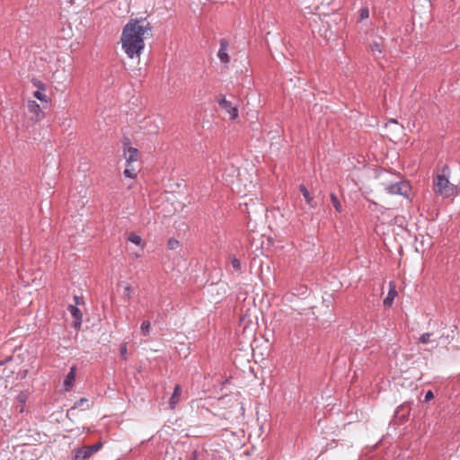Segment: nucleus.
Instances as JSON below:
<instances>
[{
  "label": "nucleus",
  "mask_w": 460,
  "mask_h": 460,
  "mask_svg": "<svg viewBox=\"0 0 460 460\" xmlns=\"http://www.w3.org/2000/svg\"><path fill=\"white\" fill-rule=\"evenodd\" d=\"M151 31L148 22L131 19L123 28L121 46L129 58H139L145 49L146 34Z\"/></svg>",
  "instance_id": "f257e3e1"
},
{
  "label": "nucleus",
  "mask_w": 460,
  "mask_h": 460,
  "mask_svg": "<svg viewBox=\"0 0 460 460\" xmlns=\"http://www.w3.org/2000/svg\"><path fill=\"white\" fill-rule=\"evenodd\" d=\"M434 398V394L431 390H429L428 392H426L425 394V396H424V402H429L430 400H432Z\"/></svg>",
  "instance_id": "cd10ccee"
},
{
  "label": "nucleus",
  "mask_w": 460,
  "mask_h": 460,
  "mask_svg": "<svg viewBox=\"0 0 460 460\" xmlns=\"http://www.w3.org/2000/svg\"><path fill=\"white\" fill-rule=\"evenodd\" d=\"M84 404H86V408L88 409L89 408L88 400L86 398H81L80 400H78L75 402V406L72 409L83 407Z\"/></svg>",
  "instance_id": "5701e85b"
},
{
  "label": "nucleus",
  "mask_w": 460,
  "mask_h": 460,
  "mask_svg": "<svg viewBox=\"0 0 460 460\" xmlns=\"http://www.w3.org/2000/svg\"><path fill=\"white\" fill-rule=\"evenodd\" d=\"M217 102L219 107L228 113L230 119H235L238 117L237 106L226 100L225 96H220Z\"/></svg>",
  "instance_id": "39448f33"
},
{
  "label": "nucleus",
  "mask_w": 460,
  "mask_h": 460,
  "mask_svg": "<svg viewBox=\"0 0 460 460\" xmlns=\"http://www.w3.org/2000/svg\"><path fill=\"white\" fill-rule=\"evenodd\" d=\"M141 333L143 336H148L151 330V323L149 321H144L140 326Z\"/></svg>",
  "instance_id": "6ab92c4d"
},
{
  "label": "nucleus",
  "mask_w": 460,
  "mask_h": 460,
  "mask_svg": "<svg viewBox=\"0 0 460 460\" xmlns=\"http://www.w3.org/2000/svg\"><path fill=\"white\" fill-rule=\"evenodd\" d=\"M419 342L421 344H433V348H437L438 346V338H434V334L432 332H424L419 338Z\"/></svg>",
  "instance_id": "9b49d317"
},
{
  "label": "nucleus",
  "mask_w": 460,
  "mask_h": 460,
  "mask_svg": "<svg viewBox=\"0 0 460 460\" xmlns=\"http://www.w3.org/2000/svg\"><path fill=\"white\" fill-rule=\"evenodd\" d=\"M179 247V242L176 239L171 238L168 240V248L175 250Z\"/></svg>",
  "instance_id": "b1692460"
},
{
  "label": "nucleus",
  "mask_w": 460,
  "mask_h": 460,
  "mask_svg": "<svg viewBox=\"0 0 460 460\" xmlns=\"http://www.w3.org/2000/svg\"><path fill=\"white\" fill-rule=\"evenodd\" d=\"M44 90H37L33 93V96L40 101V102H48L49 99L47 97V95L43 93Z\"/></svg>",
  "instance_id": "aec40b11"
},
{
  "label": "nucleus",
  "mask_w": 460,
  "mask_h": 460,
  "mask_svg": "<svg viewBox=\"0 0 460 460\" xmlns=\"http://www.w3.org/2000/svg\"><path fill=\"white\" fill-rule=\"evenodd\" d=\"M395 296H396V290L394 288V289H390L389 292H388L387 296L384 300V305H386V306H391V305L393 303V300H394Z\"/></svg>",
  "instance_id": "a211bd4d"
},
{
  "label": "nucleus",
  "mask_w": 460,
  "mask_h": 460,
  "mask_svg": "<svg viewBox=\"0 0 460 460\" xmlns=\"http://www.w3.org/2000/svg\"><path fill=\"white\" fill-rule=\"evenodd\" d=\"M330 198H331V202H332V206L334 207L335 210L337 212H341L342 208H341V201L338 199V197L334 193H331Z\"/></svg>",
  "instance_id": "dca6fc26"
},
{
  "label": "nucleus",
  "mask_w": 460,
  "mask_h": 460,
  "mask_svg": "<svg viewBox=\"0 0 460 460\" xmlns=\"http://www.w3.org/2000/svg\"><path fill=\"white\" fill-rule=\"evenodd\" d=\"M128 143H124V146H127ZM138 150L132 146H125L124 148V156L127 164H132L138 160Z\"/></svg>",
  "instance_id": "0eeeda50"
},
{
  "label": "nucleus",
  "mask_w": 460,
  "mask_h": 460,
  "mask_svg": "<svg viewBox=\"0 0 460 460\" xmlns=\"http://www.w3.org/2000/svg\"><path fill=\"white\" fill-rule=\"evenodd\" d=\"M181 394V387L180 385H176L173 389V393H172L171 398L169 399L170 409L172 410L175 408V406L177 405V403L180 401Z\"/></svg>",
  "instance_id": "f8f14e48"
},
{
  "label": "nucleus",
  "mask_w": 460,
  "mask_h": 460,
  "mask_svg": "<svg viewBox=\"0 0 460 460\" xmlns=\"http://www.w3.org/2000/svg\"><path fill=\"white\" fill-rule=\"evenodd\" d=\"M75 374L76 367L72 366L63 383L66 391H70L72 389L75 380Z\"/></svg>",
  "instance_id": "1a4fd4ad"
},
{
  "label": "nucleus",
  "mask_w": 460,
  "mask_h": 460,
  "mask_svg": "<svg viewBox=\"0 0 460 460\" xmlns=\"http://www.w3.org/2000/svg\"><path fill=\"white\" fill-rule=\"evenodd\" d=\"M67 310L70 313V314L73 316V318L75 319L74 323H73V326L75 329H79L82 324V313H81L80 309L76 305H69L67 307Z\"/></svg>",
  "instance_id": "6e6552de"
},
{
  "label": "nucleus",
  "mask_w": 460,
  "mask_h": 460,
  "mask_svg": "<svg viewBox=\"0 0 460 460\" xmlns=\"http://www.w3.org/2000/svg\"><path fill=\"white\" fill-rule=\"evenodd\" d=\"M132 293H133V288L129 285H127L123 288L122 296L125 299L129 300L130 297H131Z\"/></svg>",
  "instance_id": "412c9836"
},
{
  "label": "nucleus",
  "mask_w": 460,
  "mask_h": 460,
  "mask_svg": "<svg viewBox=\"0 0 460 460\" xmlns=\"http://www.w3.org/2000/svg\"><path fill=\"white\" fill-rule=\"evenodd\" d=\"M450 169L445 165L434 178V191L444 198L454 197L457 194V187L449 181Z\"/></svg>",
  "instance_id": "f03ea898"
},
{
  "label": "nucleus",
  "mask_w": 460,
  "mask_h": 460,
  "mask_svg": "<svg viewBox=\"0 0 460 460\" xmlns=\"http://www.w3.org/2000/svg\"><path fill=\"white\" fill-rule=\"evenodd\" d=\"M247 227H248L251 231H253V225H251V222H248V224H247Z\"/></svg>",
  "instance_id": "c756f323"
},
{
  "label": "nucleus",
  "mask_w": 460,
  "mask_h": 460,
  "mask_svg": "<svg viewBox=\"0 0 460 460\" xmlns=\"http://www.w3.org/2000/svg\"><path fill=\"white\" fill-rule=\"evenodd\" d=\"M299 190L305 199L306 203L309 205L310 208H316L317 204L314 199V197L310 194L308 190L305 185H300Z\"/></svg>",
  "instance_id": "ddd939ff"
},
{
  "label": "nucleus",
  "mask_w": 460,
  "mask_h": 460,
  "mask_svg": "<svg viewBox=\"0 0 460 460\" xmlns=\"http://www.w3.org/2000/svg\"><path fill=\"white\" fill-rule=\"evenodd\" d=\"M128 240L133 243L134 244L140 246L142 249L145 246V243H143L141 236L135 233H130L128 234Z\"/></svg>",
  "instance_id": "2eb2a0df"
},
{
  "label": "nucleus",
  "mask_w": 460,
  "mask_h": 460,
  "mask_svg": "<svg viewBox=\"0 0 460 460\" xmlns=\"http://www.w3.org/2000/svg\"><path fill=\"white\" fill-rule=\"evenodd\" d=\"M368 17H369V10H368V8L367 7H362L360 9L359 20L363 21V20H365V19H367Z\"/></svg>",
  "instance_id": "4be33fe9"
},
{
  "label": "nucleus",
  "mask_w": 460,
  "mask_h": 460,
  "mask_svg": "<svg viewBox=\"0 0 460 460\" xmlns=\"http://www.w3.org/2000/svg\"><path fill=\"white\" fill-rule=\"evenodd\" d=\"M102 447L101 442H98L92 446H85L78 448L75 451V460H86L91 457L94 453L99 451Z\"/></svg>",
  "instance_id": "20e7f679"
},
{
  "label": "nucleus",
  "mask_w": 460,
  "mask_h": 460,
  "mask_svg": "<svg viewBox=\"0 0 460 460\" xmlns=\"http://www.w3.org/2000/svg\"><path fill=\"white\" fill-rule=\"evenodd\" d=\"M75 300L78 303V296H75Z\"/></svg>",
  "instance_id": "7c9ffc66"
},
{
  "label": "nucleus",
  "mask_w": 460,
  "mask_h": 460,
  "mask_svg": "<svg viewBox=\"0 0 460 460\" xmlns=\"http://www.w3.org/2000/svg\"><path fill=\"white\" fill-rule=\"evenodd\" d=\"M188 460H199V453L198 451L194 450L191 455L190 456V457L188 458Z\"/></svg>",
  "instance_id": "c85d7f7f"
},
{
  "label": "nucleus",
  "mask_w": 460,
  "mask_h": 460,
  "mask_svg": "<svg viewBox=\"0 0 460 460\" xmlns=\"http://www.w3.org/2000/svg\"><path fill=\"white\" fill-rule=\"evenodd\" d=\"M29 112L34 115V119L40 120L43 118L44 114L40 105L35 101H29L27 103Z\"/></svg>",
  "instance_id": "9d476101"
},
{
  "label": "nucleus",
  "mask_w": 460,
  "mask_h": 460,
  "mask_svg": "<svg viewBox=\"0 0 460 460\" xmlns=\"http://www.w3.org/2000/svg\"><path fill=\"white\" fill-rule=\"evenodd\" d=\"M137 168L134 166V164H127L126 168L124 170V175L130 179H135L137 177Z\"/></svg>",
  "instance_id": "4468645a"
},
{
  "label": "nucleus",
  "mask_w": 460,
  "mask_h": 460,
  "mask_svg": "<svg viewBox=\"0 0 460 460\" xmlns=\"http://www.w3.org/2000/svg\"><path fill=\"white\" fill-rule=\"evenodd\" d=\"M385 190L389 194L406 196L410 190V185L407 181H399L394 183L385 184Z\"/></svg>",
  "instance_id": "7ed1b4c3"
},
{
  "label": "nucleus",
  "mask_w": 460,
  "mask_h": 460,
  "mask_svg": "<svg viewBox=\"0 0 460 460\" xmlns=\"http://www.w3.org/2000/svg\"><path fill=\"white\" fill-rule=\"evenodd\" d=\"M127 353H128L127 343H122L119 347V354H120L121 358L126 359Z\"/></svg>",
  "instance_id": "a878e982"
},
{
  "label": "nucleus",
  "mask_w": 460,
  "mask_h": 460,
  "mask_svg": "<svg viewBox=\"0 0 460 460\" xmlns=\"http://www.w3.org/2000/svg\"><path fill=\"white\" fill-rule=\"evenodd\" d=\"M32 84H33V85H34L35 87H37V88H38V90H39V89H40V90H45V85H44V84H43V83H41L40 80H38V79H35V78H34V79H32Z\"/></svg>",
  "instance_id": "bb28decb"
},
{
  "label": "nucleus",
  "mask_w": 460,
  "mask_h": 460,
  "mask_svg": "<svg viewBox=\"0 0 460 460\" xmlns=\"http://www.w3.org/2000/svg\"><path fill=\"white\" fill-rule=\"evenodd\" d=\"M231 264L234 270H240L241 261L237 258H232Z\"/></svg>",
  "instance_id": "393cba45"
},
{
  "label": "nucleus",
  "mask_w": 460,
  "mask_h": 460,
  "mask_svg": "<svg viewBox=\"0 0 460 460\" xmlns=\"http://www.w3.org/2000/svg\"><path fill=\"white\" fill-rule=\"evenodd\" d=\"M228 46L229 43L226 39L220 40V48L217 52V58L225 65H227L230 62V57L227 53Z\"/></svg>",
  "instance_id": "423d86ee"
},
{
  "label": "nucleus",
  "mask_w": 460,
  "mask_h": 460,
  "mask_svg": "<svg viewBox=\"0 0 460 460\" xmlns=\"http://www.w3.org/2000/svg\"><path fill=\"white\" fill-rule=\"evenodd\" d=\"M370 49L376 58H377V55H381L383 51L381 44L376 41L371 43Z\"/></svg>",
  "instance_id": "f3484780"
}]
</instances>
